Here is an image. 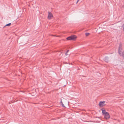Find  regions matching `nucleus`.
<instances>
[{
    "instance_id": "obj_1",
    "label": "nucleus",
    "mask_w": 124,
    "mask_h": 124,
    "mask_svg": "<svg viewBox=\"0 0 124 124\" xmlns=\"http://www.w3.org/2000/svg\"><path fill=\"white\" fill-rule=\"evenodd\" d=\"M101 110L102 111V115L104 116L105 118L107 119H109L110 117L109 113L107 112L105 109H104L103 108H101Z\"/></svg>"
},
{
    "instance_id": "obj_2",
    "label": "nucleus",
    "mask_w": 124,
    "mask_h": 124,
    "mask_svg": "<svg viewBox=\"0 0 124 124\" xmlns=\"http://www.w3.org/2000/svg\"><path fill=\"white\" fill-rule=\"evenodd\" d=\"M77 38V36L75 35H72L67 37L66 39L67 40H75Z\"/></svg>"
},
{
    "instance_id": "obj_3",
    "label": "nucleus",
    "mask_w": 124,
    "mask_h": 124,
    "mask_svg": "<svg viewBox=\"0 0 124 124\" xmlns=\"http://www.w3.org/2000/svg\"><path fill=\"white\" fill-rule=\"evenodd\" d=\"M105 102V101H101L100 102L99 104V106L100 107H102L104 105V103Z\"/></svg>"
},
{
    "instance_id": "obj_4",
    "label": "nucleus",
    "mask_w": 124,
    "mask_h": 124,
    "mask_svg": "<svg viewBox=\"0 0 124 124\" xmlns=\"http://www.w3.org/2000/svg\"><path fill=\"white\" fill-rule=\"evenodd\" d=\"M122 43H120L119 44V46L118 48V53H120V52H121L122 50Z\"/></svg>"
},
{
    "instance_id": "obj_5",
    "label": "nucleus",
    "mask_w": 124,
    "mask_h": 124,
    "mask_svg": "<svg viewBox=\"0 0 124 124\" xmlns=\"http://www.w3.org/2000/svg\"><path fill=\"white\" fill-rule=\"evenodd\" d=\"M53 17L52 14L49 12H48V19H50L52 17Z\"/></svg>"
},
{
    "instance_id": "obj_6",
    "label": "nucleus",
    "mask_w": 124,
    "mask_h": 124,
    "mask_svg": "<svg viewBox=\"0 0 124 124\" xmlns=\"http://www.w3.org/2000/svg\"><path fill=\"white\" fill-rule=\"evenodd\" d=\"M118 53L121 56H122L123 58H124V50L122 52L121 51L120 53Z\"/></svg>"
},
{
    "instance_id": "obj_7",
    "label": "nucleus",
    "mask_w": 124,
    "mask_h": 124,
    "mask_svg": "<svg viewBox=\"0 0 124 124\" xmlns=\"http://www.w3.org/2000/svg\"><path fill=\"white\" fill-rule=\"evenodd\" d=\"M104 60L106 62H108L109 61L108 57V56H106L104 58Z\"/></svg>"
},
{
    "instance_id": "obj_8",
    "label": "nucleus",
    "mask_w": 124,
    "mask_h": 124,
    "mask_svg": "<svg viewBox=\"0 0 124 124\" xmlns=\"http://www.w3.org/2000/svg\"><path fill=\"white\" fill-rule=\"evenodd\" d=\"M62 100H61V101L60 103L61 104L62 107H63L66 108V107L64 106V105L63 103L62 102Z\"/></svg>"
},
{
    "instance_id": "obj_9",
    "label": "nucleus",
    "mask_w": 124,
    "mask_h": 124,
    "mask_svg": "<svg viewBox=\"0 0 124 124\" xmlns=\"http://www.w3.org/2000/svg\"><path fill=\"white\" fill-rule=\"evenodd\" d=\"M11 23H9L7 24H6V25L4 27H5V26H9L11 25Z\"/></svg>"
},
{
    "instance_id": "obj_10",
    "label": "nucleus",
    "mask_w": 124,
    "mask_h": 124,
    "mask_svg": "<svg viewBox=\"0 0 124 124\" xmlns=\"http://www.w3.org/2000/svg\"><path fill=\"white\" fill-rule=\"evenodd\" d=\"M89 35H90V33H85V35L86 36H88Z\"/></svg>"
},
{
    "instance_id": "obj_11",
    "label": "nucleus",
    "mask_w": 124,
    "mask_h": 124,
    "mask_svg": "<svg viewBox=\"0 0 124 124\" xmlns=\"http://www.w3.org/2000/svg\"><path fill=\"white\" fill-rule=\"evenodd\" d=\"M122 27L123 29V31L124 32V23L123 24Z\"/></svg>"
},
{
    "instance_id": "obj_12",
    "label": "nucleus",
    "mask_w": 124,
    "mask_h": 124,
    "mask_svg": "<svg viewBox=\"0 0 124 124\" xmlns=\"http://www.w3.org/2000/svg\"><path fill=\"white\" fill-rule=\"evenodd\" d=\"M96 122H97L99 123L101 122L100 121H96Z\"/></svg>"
},
{
    "instance_id": "obj_13",
    "label": "nucleus",
    "mask_w": 124,
    "mask_h": 124,
    "mask_svg": "<svg viewBox=\"0 0 124 124\" xmlns=\"http://www.w3.org/2000/svg\"><path fill=\"white\" fill-rule=\"evenodd\" d=\"M69 50H68L66 51V53H68V52H69Z\"/></svg>"
},
{
    "instance_id": "obj_14",
    "label": "nucleus",
    "mask_w": 124,
    "mask_h": 124,
    "mask_svg": "<svg viewBox=\"0 0 124 124\" xmlns=\"http://www.w3.org/2000/svg\"><path fill=\"white\" fill-rule=\"evenodd\" d=\"M67 53H66V52L65 53V55H68V54H67Z\"/></svg>"
},
{
    "instance_id": "obj_15",
    "label": "nucleus",
    "mask_w": 124,
    "mask_h": 124,
    "mask_svg": "<svg viewBox=\"0 0 124 124\" xmlns=\"http://www.w3.org/2000/svg\"><path fill=\"white\" fill-rule=\"evenodd\" d=\"M79 1V0H78L77 1V3Z\"/></svg>"
},
{
    "instance_id": "obj_16",
    "label": "nucleus",
    "mask_w": 124,
    "mask_h": 124,
    "mask_svg": "<svg viewBox=\"0 0 124 124\" xmlns=\"http://www.w3.org/2000/svg\"><path fill=\"white\" fill-rule=\"evenodd\" d=\"M63 53V52H61V53Z\"/></svg>"
},
{
    "instance_id": "obj_17",
    "label": "nucleus",
    "mask_w": 124,
    "mask_h": 124,
    "mask_svg": "<svg viewBox=\"0 0 124 124\" xmlns=\"http://www.w3.org/2000/svg\"><path fill=\"white\" fill-rule=\"evenodd\" d=\"M9 92V93H12V92Z\"/></svg>"
},
{
    "instance_id": "obj_18",
    "label": "nucleus",
    "mask_w": 124,
    "mask_h": 124,
    "mask_svg": "<svg viewBox=\"0 0 124 124\" xmlns=\"http://www.w3.org/2000/svg\"><path fill=\"white\" fill-rule=\"evenodd\" d=\"M96 117V118H97V117Z\"/></svg>"
},
{
    "instance_id": "obj_19",
    "label": "nucleus",
    "mask_w": 124,
    "mask_h": 124,
    "mask_svg": "<svg viewBox=\"0 0 124 124\" xmlns=\"http://www.w3.org/2000/svg\"><path fill=\"white\" fill-rule=\"evenodd\" d=\"M100 118V117H98V118Z\"/></svg>"
}]
</instances>
